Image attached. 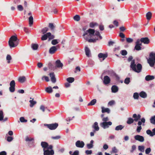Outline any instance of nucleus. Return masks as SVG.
Listing matches in <instances>:
<instances>
[{"mask_svg":"<svg viewBox=\"0 0 155 155\" xmlns=\"http://www.w3.org/2000/svg\"><path fill=\"white\" fill-rule=\"evenodd\" d=\"M20 120L21 122H27V120L25 119L24 117H21L20 118Z\"/></svg>","mask_w":155,"mask_h":155,"instance_id":"nucleus-56","label":"nucleus"},{"mask_svg":"<svg viewBox=\"0 0 155 155\" xmlns=\"http://www.w3.org/2000/svg\"><path fill=\"white\" fill-rule=\"evenodd\" d=\"M136 148V146L135 145H133L132 147L131 150H130L131 152H133Z\"/></svg>","mask_w":155,"mask_h":155,"instance_id":"nucleus-61","label":"nucleus"},{"mask_svg":"<svg viewBox=\"0 0 155 155\" xmlns=\"http://www.w3.org/2000/svg\"><path fill=\"white\" fill-rule=\"evenodd\" d=\"M141 45H136L135 46L134 48L137 51L141 50L142 48L141 47Z\"/></svg>","mask_w":155,"mask_h":155,"instance_id":"nucleus-50","label":"nucleus"},{"mask_svg":"<svg viewBox=\"0 0 155 155\" xmlns=\"http://www.w3.org/2000/svg\"><path fill=\"white\" fill-rule=\"evenodd\" d=\"M121 54L122 55H126L127 54V52L125 50H122L121 51Z\"/></svg>","mask_w":155,"mask_h":155,"instance_id":"nucleus-54","label":"nucleus"},{"mask_svg":"<svg viewBox=\"0 0 155 155\" xmlns=\"http://www.w3.org/2000/svg\"><path fill=\"white\" fill-rule=\"evenodd\" d=\"M40 109L43 112H45V110H48L50 111V110L48 109L47 107H45L44 106L42 105L40 107Z\"/></svg>","mask_w":155,"mask_h":155,"instance_id":"nucleus-36","label":"nucleus"},{"mask_svg":"<svg viewBox=\"0 0 155 155\" xmlns=\"http://www.w3.org/2000/svg\"><path fill=\"white\" fill-rule=\"evenodd\" d=\"M86 55L89 57L90 54V51L89 49L87 47H86L85 48Z\"/></svg>","mask_w":155,"mask_h":155,"instance_id":"nucleus-30","label":"nucleus"},{"mask_svg":"<svg viewBox=\"0 0 155 155\" xmlns=\"http://www.w3.org/2000/svg\"><path fill=\"white\" fill-rule=\"evenodd\" d=\"M61 137L60 135L56 136L55 137L52 136L51 137V138L54 140H58L61 138Z\"/></svg>","mask_w":155,"mask_h":155,"instance_id":"nucleus-47","label":"nucleus"},{"mask_svg":"<svg viewBox=\"0 0 155 155\" xmlns=\"http://www.w3.org/2000/svg\"><path fill=\"white\" fill-rule=\"evenodd\" d=\"M112 124V123L110 121L101 122L100 124L101 127L104 129L108 128L109 127V126H111Z\"/></svg>","mask_w":155,"mask_h":155,"instance_id":"nucleus-8","label":"nucleus"},{"mask_svg":"<svg viewBox=\"0 0 155 155\" xmlns=\"http://www.w3.org/2000/svg\"><path fill=\"white\" fill-rule=\"evenodd\" d=\"M41 146L43 148L44 155H53L54 152L52 149L53 146L49 145L48 143L45 142H42Z\"/></svg>","mask_w":155,"mask_h":155,"instance_id":"nucleus-2","label":"nucleus"},{"mask_svg":"<svg viewBox=\"0 0 155 155\" xmlns=\"http://www.w3.org/2000/svg\"><path fill=\"white\" fill-rule=\"evenodd\" d=\"M146 133L147 134L150 135V136L151 137H153V134L152 133V132L151 131V130H148L146 131Z\"/></svg>","mask_w":155,"mask_h":155,"instance_id":"nucleus-51","label":"nucleus"},{"mask_svg":"<svg viewBox=\"0 0 155 155\" xmlns=\"http://www.w3.org/2000/svg\"><path fill=\"white\" fill-rule=\"evenodd\" d=\"M41 79L43 81L44 80H45V81L47 82H48L49 81V78L47 76H43L41 78Z\"/></svg>","mask_w":155,"mask_h":155,"instance_id":"nucleus-49","label":"nucleus"},{"mask_svg":"<svg viewBox=\"0 0 155 155\" xmlns=\"http://www.w3.org/2000/svg\"><path fill=\"white\" fill-rule=\"evenodd\" d=\"M107 56L108 55L107 53H100L98 54V56L100 61L102 62L107 57Z\"/></svg>","mask_w":155,"mask_h":155,"instance_id":"nucleus-9","label":"nucleus"},{"mask_svg":"<svg viewBox=\"0 0 155 155\" xmlns=\"http://www.w3.org/2000/svg\"><path fill=\"white\" fill-rule=\"evenodd\" d=\"M15 82L14 80H12L11 81L10 83V85L11 87H15Z\"/></svg>","mask_w":155,"mask_h":155,"instance_id":"nucleus-55","label":"nucleus"},{"mask_svg":"<svg viewBox=\"0 0 155 155\" xmlns=\"http://www.w3.org/2000/svg\"><path fill=\"white\" fill-rule=\"evenodd\" d=\"M75 145L78 147L82 148L84 146V143L83 141L78 140L75 143Z\"/></svg>","mask_w":155,"mask_h":155,"instance_id":"nucleus-12","label":"nucleus"},{"mask_svg":"<svg viewBox=\"0 0 155 155\" xmlns=\"http://www.w3.org/2000/svg\"><path fill=\"white\" fill-rule=\"evenodd\" d=\"M58 124L57 123L54 124H44V125L47 126L49 129L51 130H54L58 126Z\"/></svg>","mask_w":155,"mask_h":155,"instance_id":"nucleus-7","label":"nucleus"},{"mask_svg":"<svg viewBox=\"0 0 155 155\" xmlns=\"http://www.w3.org/2000/svg\"><path fill=\"white\" fill-rule=\"evenodd\" d=\"M13 139V138L11 136H7V140L9 142H11Z\"/></svg>","mask_w":155,"mask_h":155,"instance_id":"nucleus-52","label":"nucleus"},{"mask_svg":"<svg viewBox=\"0 0 155 155\" xmlns=\"http://www.w3.org/2000/svg\"><path fill=\"white\" fill-rule=\"evenodd\" d=\"M150 122L151 123L155 124V116L152 117L150 119Z\"/></svg>","mask_w":155,"mask_h":155,"instance_id":"nucleus-42","label":"nucleus"},{"mask_svg":"<svg viewBox=\"0 0 155 155\" xmlns=\"http://www.w3.org/2000/svg\"><path fill=\"white\" fill-rule=\"evenodd\" d=\"M133 58L132 56L129 57L128 59V61L130 62L131 61L130 67L132 69V70L137 73H140L142 69V65L138 63L137 65L135 64V61L134 60H132Z\"/></svg>","mask_w":155,"mask_h":155,"instance_id":"nucleus-3","label":"nucleus"},{"mask_svg":"<svg viewBox=\"0 0 155 155\" xmlns=\"http://www.w3.org/2000/svg\"><path fill=\"white\" fill-rule=\"evenodd\" d=\"M145 122V119L144 118H142L141 119L140 121H138V125L139 126H138L137 127L136 131L137 132L139 133L140 132L141 130L142 129V127L141 125L142 124L143 126L144 125V123Z\"/></svg>","mask_w":155,"mask_h":155,"instance_id":"nucleus-6","label":"nucleus"},{"mask_svg":"<svg viewBox=\"0 0 155 155\" xmlns=\"http://www.w3.org/2000/svg\"><path fill=\"white\" fill-rule=\"evenodd\" d=\"M59 41L60 40L59 39H53L51 41V43L53 45H55L58 44Z\"/></svg>","mask_w":155,"mask_h":155,"instance_id":"nucleus-33","label":"nucleus"},{"mask_svg":"<svg viewBox=\"0 0 155 155\" xmlns=\"http://www.w3.org/2000/svg\"><path fill=\"white\" fill-rule=\"evenodd\" d=\"M45 91L49 93H51L53 92V90L51 86L46 87L45 89Z\"/></svg>","mask_w":155,"mask_h":155,"instance_id":"nucleus-29","label":"nucleus"},{"mask_svg":"<svg viewBox=\"0 0 155 155\" xmlns=\"http://www.w3.org/2000/svg\"><path fill=\"white\" fill-rule=\"evenodd\" d=\"M130 78H126L124 81V83L127 84H128L130 83Z\"/></svg>","mask_w":155,"mask_h":155,"instance_id":"nucleus-46","label":"nucleus"},{"mask_svg":"<svg viewBox=\"0 0 155 155\" xmlns=\"http://www.w3.org/2000/svg\"><path fill=\"white\" fill-rule=\"evenodd\" d=\"M110 81V78L107 76H105L104 77L103 81V83L105 85H107L109 84Z\"/></svg>","mask_w":155,"mask_h":155,"instance_id":"nucleus-13","label":"nucleus"},{"mask_svg":"<svg viewBox=\"0 0 155 155\" xmlns=\"http://www.w3.org/2000/svg\"><path fill=\"white\" fill-rule=\"evenodd\" d=\"M6 60L7 61V63L9 64L10 63V61L12 59V58L10 55L8 54L6 58Z\"/></svg>","mask_w":155,"mask_h":155,"instance_id":"nucleus-40","label":"nucleus"},{"mask_svg":"<svg viewBox=\"0 0 155 155\" xmlns=\"http://www.w3.org/2000/svg\"><path fill=\"white\" fill-rule=\"evenodd\" d=\"M98 25L97 23L96 22H91L89 24L90 27L91 28H94L95 26Z\"/></svg>","mask_w":155,"mask_h":155,"instance_id":"nucleus-34","label":"nucleus"},{"mask_svg":"<svg viewBox=\"0 0 155 155\" xmlns=\"http://www.w3.org/2000/svg\"><path fill=\"white\" fill-rule=\"evenodd\" d=\"M74 78L72 77H69L66 80L69 83H72L74 81Z\"/></svg>","mask_w":155,"mask_h":155,"instance_id":"nucleus-38","label":"nucleus"},{"mask_svg":"<svg viewBox=\"0 0 155 155\" xmlns=\"http://www.w3.org/2000/svg\"><path fill=\"white\" fill-rule=\"evenodd\" d=\"M102 108V113H104L105 112H107V113L109 114L110 113V110L109 108H104L103 107H101Z\"/></svg>","mask_w":155,"mask_h":155,"instance_id":"nucleus-28","label":"nucleus"},{"mask_svg":"<svg viewBox=\"0 0 155 155\" xmlns=\"http://www.w3.org/2000/svg\"><path fill=\"white\" fill-rule=\"evenodd\" d=\"M102 120L103 121V122H107V121L109 120V119L108 117H103Z\"/></svg>","mask_w":155,"mask_h":155,"instance_id":"nucleus-58","label":"nucleus"},{"mask_svg":"<svg viewBox=\"0 0 155 155\" xmlns=\"http://www.w3.org/2000/svg\"><path fill=\"white\" fill-rule=\"evenodd\" d=\"M84 39L89 42H95L97 40L102 38L99 32L95 30H87L84 31L83 35Z\"/></svg>","mask_w":155,"mask_h":155,"instance_id":"nucleus-1","label":"nucleus"},{"mask_svg":"<svg viewBox=\"0 0 155 155\" xmlns=\"http://www.w3.org/2000/svg\"><path fill=\"white\" fill-rule=\"evenodd\" d=\"M91 150H86L85 151L86 154L87 155H91L92 153Z\"/></svg>","mask_w":155,"mask_h":155,"instance_id":"nucleus-60","label":"nucleus"},{"mask_svg":"<svg viewBox=\"0 0 155 155\" xmlns=\"http://www.w3.org/2000/svg\"><path fill=\"white\" fill-rule=\"evenodd\" d=\"M51 78V80L52 83H55L56 82V79L55 77V75L54 73H51L49 74Z\"/></svg>","mask_w":155,"mask_h":155,"instance_id":"nucleus-18","label":"nucleus"},{"mask_svg":"<svg viewBox=\"0 0 155 155\" xmlns=\"http://www.w3.org/2000/svg\"><path fill=\"white\" fill-rule=\"evenodd\" d=\"M135 139L140 142H143L144 141V137L140 135H136L134 137Z\"/></svg>","mask_w":155,"mask_h":155,"instance_id":"nucleus-14","label":"nucleus"},{"mask_svg":"<svg viewBox=\"0 0 155 155\" xmlns=\"http://www.w3.org/2000/svg\"><path fill=\"white\" fill-rule=\"evenodd\" d=\"M18 80L21 83H23L26 81V78L25 76H20L18 78Z\"/></svg>","mask_w":155,"mask_h":155,"instance_id":"nucleus-21","label":"nucleus"},{"mask_svg":"<svg viewBox=\"0 0 155 155\" xmlns=\"http://www.w3.org/2000/svg\"><path fill=\"white\" fill-rule=\"evenodd\" d=\"M19 40L15 35H13L9 38L8 44L11 48L17 46L18 44Z\"/></svg>","mask_w":155,"mask_h":155,"instance_id":"nucleus-4","label":"nucleus"},{"mask_svg":"<svg viewBox=\"0 0 155 155\" xmlns=\"http://www.w3.org/2000/svg\"><path fill=\"white\" fill-rule=\"evenodd\" d=\"M79 154V151L78 150H76L75 151L72 155H78Z\"/></svg>","mask_w":155,"mask_h":155,"instance_id":"nucleus-64","label":"nucleus"},{"mask_svg":"<svg viewBox=\"0 0 155 155\" xmlns=\"http://www.w3.org/2000/svg\"><path fill=\"white\" fill-rule=\"evenodd\" d=\"M10 91L11 92H13L15 90V87H11L9 88Z\"/></svg>","mask_w":155,"mask_h":155,"instance_id":"nucleus-57","label":"nucleus"},{"mask_svg":"<svg viewBox=\"0 0 155 155\" xmlns=\"http://www.w3.org/2000/svg\"><path fill=\"white\" fill-rule=\"evenodd\" d=\"M74 19L76 21H78L80 20V16L78 15H76L74 16Z\"/></svg>","mask_w":155,"mask_h":155,"instance_id":"nucleus-45","label":"nucleus"},{"mask_svg":"<svg viewBox=\"0 0 155 155\" xmlns=\"http://www.w3.org/2000/svg\"><path fill=\"white\" fill-rule=\"evenodd\" d=\"M124 126L120 125L116 126L115 128V130L116 131H118L122 130L124 128Z\"/></svg>","mask_w":155,"mask_h":155,"instance_id":"nucleus-31","label":"nucleus"},{"mask_svg":"<svg viewBox=\"0 0 155 155\" xmlns=\"http://www.w3.org/2000/svg\"><path fill=\"white\" fill-rule=\"evenodd\" d=\"M48 27L51 29H54L56 28H59L60 29H63L65 28V27L62 26H60L59 28L56 27V25L53 23H50L49 24Z\"/></svg>","mask_w":155,"mask_h":155,"instance_id":"nucleus-10","label":"nucleus"},{"mask_svg":"<svg viewBox=\"0 0 155 155\" xmlns=\"http://www.w3.org/2000/svg\"><path fill=\"white\" fill-rule=\"evenodd\" d=\"M151 150L150 148H147L145 150V153L146 154H148L150 152Z\"/></svg>","mask_w":155,"mask_h":155,"instance_id":"nucleus-59","label":"nucleus"},{"mask_svg":"<svg viewBox=\"0 0 155 155\" xmlns=\"http://www.w3.org/2000/svg\"><path fill=\"white\" fill-rule=\"evenodd\" d=\"M138 150L141 152H143L144 150V147L143 146H139L138 147Z\"/></svg>","mask_w":155,"mask_h":155,"instance_id":"nucleus-41","label":"nucleus"},{"mask_svg":"<svg viewBox=\"0 0 155 155\" xmlns=\"http://www.w3.org/2000/svg\"><path fill=\"white\" fill-rule=\"evenodd\" d=\"M30 99H31V100H30L29 101L30 103V106L31 107H32L34 106V105L36 104V102L34 101V99L33 98H32L31 97H30Z\"/></svg>","mask_w":155,"mask_h":155,"instance_id":"nucleus-26","label":"nucleus"},{"mask_svg":"<svg viewBox=\"0 0 155 155\" xmlns=\"http://www.w3.org/2000/svg\"><path fill=\"white\" fill-rule=\"evenodd\" d=\"M147 62L151 67H153L155 64V52L150 53L149 57L147 59Z\"/></svg>","mask_w":155,"mask_h":155,"instance_id":"nucleus-5","label":"nucleus"},{"mask_svg":"<svg viewBox=\"0 0 155 155\" xmlns=\"http://www.w3.org/2000/svg\"><path fill=\"white\" fill-rule=\"evenodd\" d=\"M139 97V94L137 93L136 92L134 93L133 97L134 99H138Z\"/></svg>","mask_w":155,"mask_h":155,"instance_id":"nucleus-48","label":"nucleus"},{"mask_svg":"<svg viewBox=\"0 0 155 155\" xmlns=\"http://www.w3.org/2000/svg\"><path fill=\"white\" fill-rule=\"evenodd\" d=\"M57 49L56 46H53L49 49V52L51 54H54L57 51Z\"/></svg>","mask_w":155,"mask_h":155,"instance_id":"nucleus-17","label":"nucleus"},{"mask_svg":"<svg viewBox=\"0 0 155 155\" xmlns=\"http://www.w3.org/2000/svg\"><path fill=\"white\" fill-rule=\"evenodd\" d=\"M114 43L115 42L113 41H110L108 42V45L109 46H110L113 45Z\"/></svg>","mask_w":155,"mask_h":155,"instance_id":"nucleus-62","label":"nucleus"},{"mask_svg":"<svg viewBox=\"0 0 155 155\" xmlns=\"http://www.w3.org/2000/svg\"><path fill=\"white\" fill-rule=\"evenodd\" d=\"M140 41L141 43H143L144 44H148L150 42V40L148 38H142L140 39Z\"/></svg>","mask_w":155,"mask_h":155,"instance_id":"nucleus-16","label":"nucleus"},{"mask_svg":"<svg viewBox=\"0 0 155 155\" xmlns=\"http://www.w3.org/2000/svg\"><path fill=\"white\" fill-rule=\"evenodd\" d=\"M155 77L154 76L147 75L145 78V79L146 81H148L150 80H152L154 79Z\"/></svg>","mask_w":155,"mask_h":155,"instance_id":"nucleus-24","label":"nucleus"},{"mask_svg":"<svg viewBox=\"0 0 155 155\" xmlns=\"http://www.w3.org/2000/svg\"><path fill=\"white\" fill-rule=\"evenodd\" d=\"M127 42L128 43H131L133 41V39L130 38H126Z\"/></svg>","mask_w":155,"mask_h":155,"instance_id":"nucleus-53","label":"nucleus"},{"mask_svg":"<svg viewBox=\"0 0 155 155\" xmlns=\"http://www.w3.org/2000/svg\"><path fill=\"white\" fill-rule=\"evenodd\" d=\"M96 102V100L94 99L87 104L88 106H92L94 105Z\"/></svg>","mask_w":155,"mask_h":155,"instance_id":"nucleus-32","label":"nucleus"},{"mask_svg":"<svg viewBox=\"0 0 155 155\" xmlns=\"http://www.w3.org/2000/svg\"><path fill=\"white\" fill-rule=\"evenodd\" d=\"M133 118H134V120L137 122L138 120L140 119L141 115L140 114H138L137 115L136 114H134L133 115Z\"/></svg>","mask_w":155,"mask_h":155,"instance_id":"nucleus-20","label":"nucleus"},{"mask_svg":"<svg viewBox=\"0 0 155 155\" xmlns=\"http://www.w3.org/2000/svg\"><path fill=\"white\" fill-rule=\"evenodd\" d=\"M18 10L20 11H22L23 10V7L21 5H18L17 6Z\"/></svg>","mask_w":155,"mask_h":155,"instance_id":"nucleus-43","label":"nucleus"},{"mask_svg":"<svg viewBox=\"0 0 155 155\" xmlns=\"http://www.w3.org/2000/svg\"><path fill=\"white\" fill-rule=\"evenodd\" d=\"M134 120L133 118L131 117H129L128 118V120L127 121V123L128 124H130L133 123L134 122Z\"/></svg>","mask_w":155,"mask_h":155,"instance_id":"nucleus-35","label":"nucleus"},{"mask_svg":"<svg viewBox=\"0 0 155 155\" xmlns=\"http://www.w3.org/2000/svg\"><path fill=\"white\" fill-rule=\"evenodd\" d=\"M111 90L112 93H115L118 91V87L116 85H114L111 87Z\"/></svg>","mask_w":155,"mask_h":155,"instance_id":"nucleus-23","label":"nucleus"},{"mask_svg":"<svg viewBox=\"0 0 155 155\" xmlns=\"http://www.w3.org/2000/svg\"><path fill=\"white\" fill-rule=\"evenodd\" d=\"M141 41H140V40L137 39V41L136 42V45H141L142 44L141 43H140Z\"/></svg>","mask_w":155,"mask_h":155,"instance_id":"nucleus-63","label":"nucleus"},{"mask_svg":"<svg viewBox=\"0 0 155 155\" xmlns=\"http://www.w3.org/2000/svg\"><path fill=\"white\" fill-rule=\"evenodd\" d=\"M28 15L30 16V17L29 18V25L30 26H31L33 24V18L32 16L31 15V12L29 13Z\"/></svg>","mask_w":155,"mask_h":155,"instance_id":"nucleus-19","label":"nucleus"},{"mask_svg":"<svg viewBox=\"0 0 155 155\" xmlns=\"http://www.w3.org/2000/svg\"><path fill=\"white\" fill-rule=\"evenodd\" d=\"M51 33L50 32L47 33L46 34H44L41 38V39L43 40H46L48 38V37H49V38H54V36H51Z\"/></svg>","mask_w":155,"mask_h":155,"instance_id":"nucleus-11","label":"nucleus"},{"mask_svg":"<svg viewBox=\"0 0 155 155\" xmlns=\"http://www.w3.org/2000/svg\"><path fill=\"white\" fill-rule=\"evenodd\" d=\"M4 115L2 110H0V121L2 120L3 119Z\"/></svg>","mask_w":155,"mask_h":155,"instance_id":"nucleus-44","label":"nucleus"},{"mask_svg":"<svg viewBox=\"0 0 155 155\" xmlns=\"http://www.w3.org/2000/svg\"><path fill=\"white\" fill-rule=\"evenodd\" d=\"M152 13L151 12H147L146 15V17L147 19L148 20H150L151 17Z\"/></svg>","mask_w":155,"mask_h":155,"instance_id":"nucleus-37","label":"nucleus"},{"mask_svg":"<svg viewBox=\"0 0 155 155\" xmlns=\"http://www.w3.org/2000/svg\"><path fill=\"white\" fill-rule=\"evenodd\" d=\"M94 141L93 140H91L90 143H88L87 144V147L88 149H91L93 147Z\"/></svg>","mask_w":155,"mask_h":155,"instance_id":"nucleus-25","label":"nucleus"},{"mask_svg":"<svg viewBox=\"0 0 155 155\" xmlns=\"http://www.w3.org/2000/svg\"><path fill=\"white\" fill-rule=\"evenodd\" d=\"M139 95L141 97L145 98L147 97V95L145 92L142 91L140 93Z\"/></svg>","mask_w":155,"mask_h":155,"instance_id":"nucleus-27","label":"nucleus"},{"mask_svg":"<svg viewBox=\"0 0 155 155\" xmlns=\"http://www.w3.org/2000/svg\"><path fill=\"white\" fill-rule=\"evenodd\" d=\"M92 127L94 129V132L95 131H98L99 130V128L98 125V123L97 122H95L94 124L93 125Z\"/></svg>","mask_w":155,"mask_h":155,"instance_id":"nucleus-22","label":"nucleus"},{"mask_svg":"<svg viewBox=\"0 0 155 155\" xmlns=\"http://www.w3.org/2000/svg\"><path fill=\"white\" fill-rule=\"evenodd\" d=\"M31 48L33 50H36L37 49L38 45V44H32L31 45Z\"/></svg>","mask_w":155,"mask_h":155,"instance_id":"nucleus-39","label":"nucleus"},{"mask_svg":"<svg viewBox=\"0 0 155 155\" xmlns=\"http://www.w3.org/2000/svg\"><path fill=\"white\" fill-rule=\"evenodd\" d=\"M55 68H62L63 66V64L61 62V61L59 60H57L55 62Z\"/></svg>","mask_w":155,"mask_h":155,"instance_id":"nucleus-15","label":"nucleus"}]
</instances>
